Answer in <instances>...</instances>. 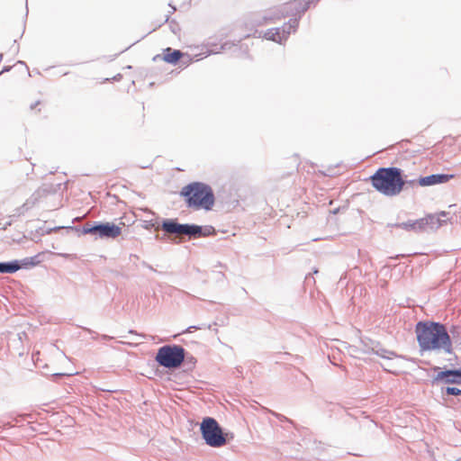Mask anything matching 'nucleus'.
<instances>
[{
  "label": "nucleus",
  "instance_id": "26",
  "mask_svg": "<svg viewBox=\"0 0 461 461\" xmlns=\"http://www.w3.org/2000/svg\"><path fill=\"white\" fill-rule=\"evenodd\" d=\"M10 68H11L10 67H5V68L0 71V75H1V74H3V73H5V72L9 71V70H10Z\"/></svg>",
  "mask_w": 461,
  "mask_h": 461
},
{
  "label": "nucleus",
  "instance_id": "5",
  "mask_svg": "<svg viewBox=\"0 0 461 461\" xmlns=\"http://www.w3.org/2000/svg\"><path fill=\"white\" fill-rule=\"evenodd\" d=\"M185 359V350L179 345H165L158 348L155 360L166 368L175 369L179 367Z\"/></svg>",
  "mask_w": 461,
  "mask_h": 461
},
{
  "label": "nucleus",
  "instance_id": "3",
  "mask_svg": "<svg viewBox=\"0 0 461 461\" xmlns=\"http://www.w3.org/2000/svg\"><path fill=\"white\" fill-rule=\"evenodd\" d=\"M180 195L185 198L188 208L195 210L210 211L215 203L212 188L203 182H192L185 185L180 191Z\"/></svg>",
  "mask_w": 461,
  "mask_h": 461
},
{
  "label": "nucleus",
  "instance_id": "19",
  "mask_svg": "<svg viewBox=\"0 0 461 461\" xmlns=\"http://www.w3.org/2000/svg\"><path fill=\"white\" fill-rule=\"evenodd\" d=\"M377 356L383 357V358H386V359H392L393 357H395V353L393 352V351H390V350H387L385 348H373L372 349Z\"/></svg>",
  "mask_w": 461,
  "mask_h": 461
},
{
  "label": "nucleus",
  "instance_id": "7",
  "mask_svg": "<svg viewBox=\"0 0 461 461\" xmlns=\"http://www.w3.org/2000/svg\"><path fill=\"white\" fill-rule=\"evenodd\" d=\"M83 232L100 239H115L121 234L122 229L113 222H95L86 224L83 227Z\"/></svg>",
  "mask_w": 461,
  "mask_h": 461
},
{
  "label": "nucleus",
  "instance_id": "29",
  "mask_svg": "<svg viewBox=\"0 0 461 461\" xmlns=\"http://www.w3.org/2000/svg\"><path fill=\"white\" fill-rule=\"evenodd\" d=\"M220 275H221V276L222 278H224V277H225V275H224L223 273L220 272Z\"/></svg>",
  "mask_w": 461,
  "mask_h": 461
},
{
  "label": "nucleus",
  "instance_id": "11",
  "mask_svg": "<svg viewBox=\"0 0 461 461\" xmlns=\"http://www.w3.org/2000/svg\"><path fill=\"white\" fill-rule=\"evenodd\" d=\"M447 212H441L439 214H429L427 217L421 218L424 221V229L426 227H429L433 230L439 228L444 222H446V220L442 219V217H447Z\"/></svg>",
  "mask_w": 461,
  "mask_h": 461
},
{
  "label": "nucleus",
  "instance_id": "17",
  "mask_svg": "<svg viewBox=\"0 0 461 461\" xmlns=\"http://www.w3.org/2000/svg\"><path fill=\"white\" fill-rule=\"evenodd\" d=\"M447 384H461V368L448 369Z\"/></svg>",
  "mask_w": 461,
  "mask_h": 461
},
{
  "label": "nucleus",
  "instance_id": "4",
  "mask_svg": "<svg viewBox=\"0 0 461 461\" xmlns=\"http://www.w3.org/2000/svg\"><path fill=\"white\" fill-rule=\"evenodd\" d=\"M311 3L309 0H294L287 3L283 7V11H271L264 15H255L251 23L252 26H261L268 22L281 19L285 15L292 16L293 18L301 19L302 15L308 10Z\"/></svg>",
  "mask_w": 461,
  "mask_h": 461
},
{
  "label": "nucleus",
  "instance_id": "31",
  "mask_svg": "<svg viewBox=\"0 0 461 461\" xmlns=\"http://www.w3.org/2000/svg\"><path fill=\"white\" fill-rule=\"evenodd\" d=\"M168 19H169V15H167V16H166V20H165V21H166V22H167V21H168Z\"/></svg>",
  "mask_w": 461,
  "mask_h": 461
},
{
  "label": "nucleus",
  "instance_id": "15",
  "mask_svg": "<svg viewBox=\"0 0 461 461\" xmlns=\"http://www.w3.org/2000/svg\"><path fill=\"white\" fill-rule=\"evenodd\" d=\"M395 226L408 231L418 232L424 230V221L421 220V218L416 221H408L405 222L397 223Z\"/></svg>",
  "mask_w": 461,
  "mask_h": 461
},
{
  "label": "nucleus",
  "instance_id": "33",
  "mask_svg": "<svg viewBox=\"0 0 461 461\" xmlns=\"http://www.w3.org/2000/svg\"><path fill=\"white\" fill-rule=\"evenodd\" d=\"M2 56H3V55H2V54H0V59H2Z\"/></svg>",
  "mask_w": 461,
  "mask_h": 461
},
{
  "label": "nucleus",
  "instance_id": "30",
  "mask_svg": "<svg viewBox=\"0 0 461 461\" xmlns=\"http://www.w3.org/2000/svg\"><path fill=\"white\" fill-rule=\"evenodd\" d=\"M440 368L438 366H435L434 367V370L437 371V370H439Z\"/></svg>",
  "mask_w": 461,
  "mask_h": 461
},
{
  "label": "nucleus",
  "instance_id": "18",
  "mask_svg": "<svg viewBox=\"0 0 461 461\" xmlns=\"http://www.w3.org/2000/svg\"><path fill=\"white\" fill-rule=\"evenodd\" d=\"M16 267V264L13 261L0 262V273L2 274H14V269Z\"/></svg>",
  "mask_w": 461,
  "mask_h": 461
},
{
  "label": "nucleus",
  "instance_id": "10",
  "mask_svg": "<svg viewBox=\"0 0 461 461\" xmlns=\"http://www.w3.org/2000/svg\"><path fill=\"white\" fill-rule=\"evenodd\" d=\"M160 227L168 235H184L185 223H179L176 219H164Z\"/></svg>",
  "mask_w": 461,
  "mask_h": 461
},
{
  "label": "nucleus",
  "instance_id": "20",
  "mask_svg": "<svg viewBox=\"0 0 461 461\" xmlns=\"http://www.w3.org/2000/svg\"><path fill=\"white\" fill-rule=\"evenodd\" d=\"M447 375H448V369H446L444 371H439L432 379V384H437L438 382H444L447 384Z\"/></svg>",
  "mask_w": 461,
  "mask_h": 461
},
{
  "label": "nucleus",
  "instance_id": "9",
  "mask_svg": "<svg viewBox=\"0 0 461 461\" xmlns=\"http://www.w3.org/2000/svg\"><path fill=\"white\" fill-rule=\"evenodd\" d=\"M454 177L449 174H432L427 176H421L418 180V184L421 186H430L448 182Z\"/></svg>",
  "mask_w": 461,
  "mask_h": 461
},
{
  "label": "nucleus",
  "instance_id": "24",
  "mask_svg": "<svg viewBox=\"0 0 461 461\" xmlns=\"http://www.w3.org/2000/svg\"><path fill=\"white\" fill-rule=\"evenodd\" d=\"M203 328H208V329H210V328H211V325H208V326H206V325H204V324H202V325H200V326L192 325V326H189V327H188V328H187L184 332H187V333H189V332H192L193 330H202V329H203Z\"/></svg>",
  "mask_w": 461,
  "mask_h": 461
},
{
  "label": "nucleus",
  "instance_id": "14",
  "mask_svg": "<svg viewBox=\"0 0 461 461\" xmlns=\"http://www.w3.org/2000/svg\"><path fill=\"white\" fill-rule=\"evenodd\" d=\"M299 25V18H291L288 23H285L280 29V36L282 41H285L291 32H296Z\"/></svg>",
  "mask_w": 461,
  "mask_h": 461
},
{
  "label": "nucleus",
  "instance_id": "13",
  "mask_svg": "<svg viewBox=\"0 0 461 461\" xmlns=\"http://www.w3.org/2000/svg\"><path fill=\"white\" fill-rule=\"evenodd\" d=\"M39 255H35L33 257L24 258L21 260H13V263H15L17 267L14 269V273L17 272L23 268H30L40 264L41 260L39 259Z\"/></svg>",
  "mask_w": 461,
  "mask_h": 461
},
{
  "label": "nucleus",
  "instance_id": "1",
  "mask_svg": "<svg viewBox=\"0 0 461 461\" xmlns=\"http://www.w3.org/2000/svg\"><path fill=\"white\" fill-rule=\"evenodd\" d=\"M415 333L421 352L453 353V343L444 324L436 321H419L415 326Z\"/></svg>",
  "mask_w": 461,
  "mask_h": 461
},
{
  "label": "nucleus",
  "instance_id": "12",
  "mask_svg": "<svg viewBox=\"0 0 461 461\" xmlns=\"http://www.w3.org/2000/svg\"><path fill=\"white\" fill-rule=\"evenodd\" d=\"M164 51L166 53L162 57V59L169 64H176V62L183 56L182 51L178 50H172L171 48H167ZM158 59H161V57L159 55H157L153 58V60H157Z\"/></svg>",
  "mask_w": 461,
  "mask_h": 461
},
{
  "label": "nucleus",
  "instance_id": "32",
  "mask_svg": "<svg viewBox=\"0 0 461 461\" xmlns=\"http://www.w3.org/2000/svg\"><path fill=\"white\" fill-rule=\"evenodd\" d=\"M175 11H176V7L172 6V12L171 13H173Z\"/></svg>",
  "mask_w": 461,
  "mask_h": 461
},
{
  "label": "nucleus",
  "instance_id": "2",
  "mask_svg": "<svg viewBox=\"0 0 461 461\" xmlns=\"http://www.w3.org/2000/svg\"><path fill=\"white\" fill-rule=\"evenodd\" d=\"M373 187L385 196L398 195L406 185L402 170L396 167H380L370 176Z\"/></svg>",
  "mask_w": 461,
  "mask_h": 461
},
{
  "label": "nucleus",
  "instance_id": "25",
  "mask_svg": "<svg viewBox=\"0 0 461 461\" xmlns=\"http://www.w3.org/2000/svg\"><path fill=\"white\" fill-rule=\"evenodd\" d=\"M406 185H414L416 183H418V181L416 180H406Z\"/></svg>",
  "mask_w": 461,
  "mask_h": 461
},
{
  "label": "nucleus",
  "instance_id": "34",
  "mask_svg": "<svg viewBox=\"0 0 461 461\" xmlns=\"http://www.w3.org/2000/svg\"><path fill=\"white\" fill-rule=\"evenodd\" d=\"M456 461H461V460H460V459H458V460H456Z\"/></svg>",
  "mask_w": 461,
  "mask_h": 461
},
{
  "label": "nucleus",
  "instance_id": "28",
  "mask_svg": "<svg viewBox=\"0 0 461 461\" xmlns=\"http://www.w3.org/2000/svg\"><path fill=\"white\" fill-rule=\"evenodd\" d=\"M186 359H187V361H189L191 363H194V358L193 357H191L190 359H188V358H186Z\"/></svg>",
  "mask_w": 461,
  "mask_h": 461
},
{
  "label": "nucleus",
  "instance_id": "22",
  "mask_svg": "<svg viewBox=\"0 0 461 461\" xmlns=\"http://www.w3.org/2000/svg\"><path fill=\"white\" fill-rule=\"evenodd\" d=\"M233 44L230 43V42H224L223 44L221 45V47L219 49H212L210 50L211 53H219L221 50H230Z\"/></svg>",
  "mask_w": 461,
  "mask_h": 461
},
{
  "label": "nucleus",
  "instance_id": "27",
  "mask_svg": "<svg viewBox=\"0 0 461 461\" xmlns=\"http://www.w3.org/2000/svg\"><path fill=\"white\" fill-rule=\"evenodd\" d=\"M40 102H36L35 104L31 105V109H33L36 105H38Z\"/></svg>",
  "mask_w": 461,
  "mask_h": 461
},
{
  "label": "nucleus",
  "instance_id": "21",
  "mask_svg": "<svg viewBox=\"0 0 461 461\" xmlns=\"http://www.w3.org/2000/svg\"><path fill=\"white\" fill-rule=\"evenodd\" d=\"M445 393L447 394V395H455V396H457V395H461V389L459 388H456V387H450V386H447L445 388Z\"/></svg>",
  "mask_w": 461,
  "mask_h": 461
},
{
  "label": "nucleus",
  "instance_id": "23",
  "mask_svg": "<svg viewBox=\"0 0 461 461\" xmlns=\"http://www.w3.org/2000/svg\"><path fill=\"white\" fill-rule=\"evenodd\" d=\"M461 332V327L452 326L448 334L450 335L451 340L455 339Z\"/></svg>",
  "mask_w": 461,
  "mask_h": 461
},
{
  "label": "nucleus",
  "instance_id": "8",
  "mask_svg": "<svg viewBox=\"0 0 461 461\" xmlns=\"http://www.w3.org/2000/svg\"><path fill=\"white\" fill-rule=\"evenodd\" d=\"M213 232L212 226H200L193 223H185L184 235L189 239L206 237Z\"/></svg>",
  "mask_w": 461,
  "mask_h": 461
},
{
  "label": "nucleus",
  "instance_id": "6",
  "mask_svg": "<svg viewBox=\"0 0 461 461\" xmlns=\"http://www.w3.org/2000/svg\"><path fill=\"white\" fill-rule=\"evenodd\" d=\"M202 438L212 447H221L227 442L226 435L214 418L205 417L200 425Z\"/></svg>",
  "mask_w": 461,
  "mask_h": 461
},
{
  "label": "nucleus",
  "instance_id": "16",
  "mask_svg": "<svg viewBox=\"0 0 461 461\" xmlns=\"http://www.w3.org/2000/svg\"><path fill=\"white\" fill-rule=\"evenodd\" d=\"M281 29L272 28L268 29L264 33V38L269 41H273L278 43H282V37L280 36Z\"/></svg>",
  "mask_w": 461,
  "mask_h": 461
}]
</instances>
